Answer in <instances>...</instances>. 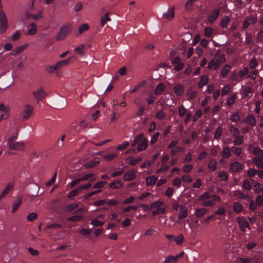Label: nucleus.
<instances>
[{"instance_id": "f257e3e1", "label": "nucleus", "mask_w": 263, "mask_h": 263, "mask_svg": "<svg viewBox=\"0 0 263 263\" xmlns=\"http://www.w3.org/2000/svg\"><path fill=\"white\" fill-rule=\"evenodd\" d=\"M249 151L255 155L253 159L254 164L259 168H263V151L257 147H249Z\"/></svg>"}, {"instance_id": "f03ea898", "label": "nucleus", "mask_w": 263, "mask_h": 263, "mask_svg": "<svg viewBox=\"0 0 263 263\" xmlns=\"http://www.w3.org/2000/svg\"><path fill=\"white\" fill-rule=\"evenodd\" d=\"M225 61L224 55L221 53L220 51H218L216 53L214 58L209 63L208 68V69L214 68L215 70H217Z\"/></svg>"}, {"instance_id": "7ed1b4c3", "label": "nucleus", "mask_w": 263, "mask_h": 263, "mask_svg": "<svg viewBox=\"0 0 263 263\" xmlns=\"http://www.w3.org/2000/svg\"><path fill=\"white\" fill-rule=\"evenodd\" d=\"M70 25L69 24L62 26L59 32L57 35L56 39L58 41L63 40L69 33Z\"/></svg>"}, {"instance_id": "20e7f679", "label": "nucleus", "mask_w": 263, "mask_h": 263, "mask_svg": "<svg viewBox=\"0 0 263 263\" xmlns=\"http://www.w3.org/2000/svg\"><path fill=\"white\" fill-rule=\"evenodd\" d=\"M8 19L4 11L0 12V31L2 33H5L8 28Z\"/></svg>"}, {"instance_id": "39448f33", "label": "nucleus", "mask_w": 263, "mask_h": 263, "mask_svg": "<svg viewBox=\"0 0 263 263\" xmlns=\"http://www.w3.org/2000/svg\"><path fill=\"white\" fill-rule=\"evenodd\" d=\"M34 108L32 105L25 104L22 111L23 118L24 120L29 119L33 114Z\"/></svg>"}, {"instance_id": "423d86ee", "label": "nucleus", "mask_w": 263, "mask_h": 263, "mask_svg": "<svg viewBox=\"0 0 263 263\" xmlns=\"http://www.w3.org/2000/svg\"><path fill=\"white\" fill-rule=\"evenodd\" d=\"M8 146L11 150L15 151H22L25 148V143L23 141H15L8 144Z\"/></svg>"}, {"instance_id": "0eeeda50", "label": "nucleus", "mask_w": 263, "mask_h": 263, "mask_svg": "<svg viewBox=\"0 0 263 263\" xmlns=\"http://www.w3.org/2000/svg\"><path fill=\"white\" fill-rule=\"evenodd\" d=\"M243 167V166L241 163L238 161H234L230 164V171L233 173H238L241 171Z\"/></svg>"}, {"instance_id": "6e6552de", "label": "nucleus", "mask_w": 263, "mask_h": 263, "mask_svg": "<svg viewBox=\"0 0 263 263\" xmlns=\"http://www.w3.org/2000/svg\"><path fill=\"white\" fill-rule=\"evenodd\" d=\"M33 95L34 98L37 101L42 100L47 95L46 92L41 87L37 89L36 90L34 91L33 92Z\"/></svg>"}, {"instance_id": "1a4fd4ad", "label": "nucleus", "mask_w": 263, "mask_h": 263, "mask_svg": "<svg viewBox=\"0 0 263 263\" xmlns=\"http://www.w3.org/2000/svg\"><path fill=\"white\" fill-rule=\"evenodd\" d=\"M236 220L242 231L244 232L246 228H249V224L244 218L238 217L236 218Z\"/></svg>"}, {"instance_id": "9d476101", "label": "nucleus", "mask_w": 263, "mask_h": 263, "mask_svg": "<svg viewBox=\"0 0 263 263\" xmlns=\"http://www.w3.org/2000/svg\"><path fill=\"white\" fill-rule=\"evenodd\" d=\"M136 172L134 170H130L126 171L123 176V179L125 181H129L136 178Z\"/></svg>"}, {"instance_id": "9b49d317", "label": "nucleus", "mask_w": 263, "mask_h": 263, "mask_svg": "<svg viewBox=\"0 0 263 263\" xmlns=\"http://www.w3.org/2000/svg\"><path fill=\"white\" fill-rule=\"evenodd\" d=\"M220 198L216 195H212L211 199H209L207 201H205L202 203L204 206H212L215 204L216 201H219Z\"/></svg>"}, {"instance_id": "f8f14e48", "label": "nucleus", "mask_w": 263, "mask_h": 263, "mask_svg": "<svg viewBox=\"0 0 263 263\" xmlns=\"http://www.w3.org/2000/svg\"><path fill=\"white\" fill-rule=\"evenodd\" d=\"M9 116V111L5 109L4 104L3 103L0 104V122L7 119Z\"/></svg>"}, {"instance_id": "ddd939ff", "label": "nucleus", "mask_w": 263, "mask_h": 263, "mask_svg": "<svg viewBox=\"0 0 263 263\" xmlns=\"http://www.w3.org/2000/svg\"><path fill=\"white\" fill-rule=\"evenodd\" d=\"M73 58H74V56L71 57L68 59L62 60L57 62L55 64L57 68V70H59L62 68V67H64L68 65L69 64L70 60Z\"/></svg>"}, {"instance_id": "4468645a", "label": "nucleus", "mask_w": 263, "mask_h": 263, "mask_svg": "<svg viewBox=\"0 0 263 263\" xmlns=\"http://www.w3.org/2000/svg\"><path fill=\"white\" fill-rule=\"evenodd\" d=\"M220 14V10L219 9H215L213 12H212L208 18V21L209 23H213L219 16Z\"/></svg>"}, {"instance_id": "2eb2a0df", "label": "nucleus", "mask_w": 263, "mask_h": 263, "mask_svg": "<svg viewBox=\"0 0 263 263\" xmlns=\"http://www.w3.org/2000/svg\"><path fill=\"white\" fill-rule=\"evenodd\" d=\"M13 187V185L11 183L8 184L0 194V201L8 195Z\"/></svg>"}, {"instance_id": "dca6fc26", "label": "nucleus", "mask_w": 263, "mask_h": 263, "mask_svg": "<svg viewBox=\"0 0 263 263\" xmlns=\"http://www.w3.org/2000/svg\"><path fill=\"white\" fill-rule=\"evenodd\" d=\"M163 17L166 20H172L174 18L175 12L173 8H171L168 9L167 12H164L163 14Z\"/></svg>"}, {"instance_id": "f3484780", "label": "nucleus", "mask_w": 263, "mask_h": 263, "mask_svg": "<svg viewBox=\"0 0 263 263\" xmlns=\"http://www.w3.org/2000/svg\"><path fill=\"white\" fill-rule=\"evenodd\" d=\"M148 146L147 140L144 137L142 138V139L140 141L138 144L137 149L138 152H141L144 150H145Z\"/></svg>"}, {"instance_id": "a211bd4d", "label": "nucleus", "mask_w": 263, "mask_h": 263, "mask_svg": "<svg viewBox=\"0 0 263 263\" xmlns=\"http://www.w3.org/2000/svg\"><path fill=\"white\" fill-rule=\"evenodd\" d=\"M231 21V17L229 16H224L223 17L220 23V26L223 29L228 28V26Z\"/></svg>"}, {"instance_id": "6ab92c4d", "label": "nucleus", "mask_w": 263, "mask_h": 263, "mask_svg": "<svg viewBox=\"0 0 263 263\" xmlns=\"http://www.w3.org/2000/svg\"><path fill=\"white\" fill-rule=\"evenodd\" d=\"M27 45H24L21 46L16 47L13 50H11L10 55H16L17 54L22 52L26 48Z\"/></svg>"}, {"instance_id": "aec40b11", "label": "nucleus", "mask_w": 263, "mask_h": 263, "mask_svg": "<svg viewBox=\"0 0 263 263\" xmlns=\"http://www.w3.org/2000/svg\"><path fill=\"white\" fill-rule=\"evenodd\" d=\"M126 161H128V163L129 165H135L142 160V158L137 157L136 158L133 157H129L126 159Z\"/></svg>"}, {"instance_id": "412c9836", "label": "nucleus", "mask_w": 263, "mask_h": 263, "mask_svg": "<svg viewBox=\"0 0 263 263\" xmlns=\"http://www.w3.org/2000/svg\"><path fill=\"white\" fill-rule=\"evenodd\" d=\"M180 213L178 215L179 219H182L187 216V209L184 205L181 204L180 205Z\"/></svg>"}, {"instance_id": "4be33fe9", "label": "nucleus", "mask_w": 263, "mask_h": 263, "mask_svg": "<svg viewBox=\"0 0 263 263\" xmlns=\"http://www.w3.org/2000/svg\"><path fill=\"white\" fill-rule=\"evenodd\" d=\"M111 21V18L109 16L108 12H106L105 14L101 17L100 25L102 27L108 22Z\"/></svg>"}, {"instance_id": "5701e85b", "label": "nucleus", "mask_w": 263, "mask_h": 263, "mask_svg": "<svg viewBox=\"0 0 263 263\" xmlns=\"http://www.w3.org/2000/svg\"><path fill=\"white\" fill-rule=\"evenodd\" d=\"M123 186V184L121 181L119 180H116L114 182H112L109 184V186L110 188L112 189H121Z\"/></svg>"}, {"instance_id": "b1692460", "label": "nucleus", "mask_w": 263, "mask_h": 263, "mask_svg": "<svg viewBox=\"0 0 263 263\" xmlns=\"http://www.w3.org/2000/svg\"><path fill=\"white\" fill-rule=\"evenodd\" d=\"M37 30L36 25L34 23H31L27 26V32L29 35H33L36 33Z\"/></svg>"}, {"instance_id": "393cba45", "label": "nucleus", "mask_w": 263, "mask_h": 263, "mask_svg": "<svg viewBox=\"0 0 263 263\" xmlns=\"http://www.w3.org/2000/svg\"><path fill=\"white\" fill-rule=\"evenodd\" d=\"M233 195L242 199H249L250 197L248 194H244L241 191L237 190L233 192Z\"/></svg>"}, {"instance_id": "a878e982", "label": "nucleus", "mask_w": 263, "mask_h": 263, "mask_svg": "<svg viewBox=\"0 0 263 263\" xmlns=\"http://www.w3.org/2000/svg\"><path fill=\"white\" fill-rule=\"evenodd\" d=\"M175 93L177 96H180L184 92V86L181 84L176 85L174 88Z\"/></svg>"}, {"instance_id": "bb28decb", "label": "nucleus", "mask_w": 263, "mask_h": 263, "mask_svg": "<svg viewBox=\"0 0 263 263\" xmlns=\"http://www.w3.org/2000/svg\"><path fill=\"white\" fill-rule=\"evenodd\" d=\"M232 68V66L229 64H226L224 66V67L221 70V75L222 78H225L227 77L228 74L229 73L231 69Z\"/></svg>"}, {"instance_id": "cd10ccee", "label": "nucleus", "mask_w": 263, "mask_h": 263, "mask_svg": "<svg viewBox=\"0 0 263 263\" xmlns=\"http://www.w3.org/2000/svg\"><path fill=\"white\" fill-rule=\"evenodd\" d=\"M81 191L78 187L73 190L67 194V197L70 200H72L76 196H77Z\"/></svg>"}, {"instance_id": "c85d7f7f", "label": "nucleus", "mask_w": 263, "mask_h": 263, "mask_svg": "<svg viewBox=\"0 0 263 263\" xmlns=\"http://www.w3.org/2000/svg\"><path fill=\"white\" fill-rule=\"evenodd\" d=\"M158 178L155 176H151L146 178V183L147 186L154 185L157 180Z\"/></svg>"}, {"instance_id": "c756f323", "label": "nucleus", "mask_w": 263, "mask_h": 263, "mask_svg": "<svg viewBox=\"0 0 263 263\" xmlns=\"http://www.w3.org/2000/svg\"><path fill=\"white\" fill-rule=\"evenodd\" d=\"M100 162V159L98 158H95L94 160L87 162L85 164V166L86 168L92 167L98 164Z\"/></svg>"}, {"instance_id": "7c9ffc66", "label": "nucleus", "mask_w": 263, "mask_h": 263, "mask_svg": "<svg viewBox=\"0 0 263 263\" xmlns=\"http://www.w3.org/2000/svg\"><path fill=\"white\" fill-rule=\"evenodd\" d=\"M22 203V198L19 197L18 200L13 203L12 206V213H14L18 209L19 206Z\"/></svg>"}, {"instance_id": "2f4dec72", "label": "nucleus", "mask_w": 263, "mask_h": 263, "mask_svg": "<svg viewBox=\"0 0 263 263\" xmlns=\"http://www.w3.org/2000/svg\"><path fill=\"white\" fill-rule=\"evenodd\" d=\"M234 138L233 142L235 145H240L243 143V137L242 135H238Z\"/></svg>"}, {"instance_id": "473e14b6", "label": "nucleus", "mask_w": 263, "mask_h": 263, "mask_svg": "<svg viewBox=\"0 0 263 263\" xmlns=\"http://www.w3.org/2000/svg\"><path fill=\"white\" fill-rule=\"evenodd\" d=\"M246 122L251 126H254L256 123L255 117L251 115H248L246 118Z\"/></svg>"}, {"instance_id": "72a5a7b5", "label": "nucleus", "mask_w": 263, "mask_h": 263, "mask_svg": "<svg viewBox=\"0 0 263 263\" xmlns=\"http://www.w3.org/2000/svg\"><path fill=\"white\" fill-rule=\"evenodd\" d=\"M209 81L208 77L205 75H203L201 77L200 81L198 83V86L200 88L205 85Z\"/></svg>"}, {"instance_id": "f704fd0d", "label": "nucleus", "mask_w": 263, "mask_h": 263, "mask_svg": "<svg viewBox=\"0 0 263 263\" xmlns=\"http://www.w3.org/2000/svg\"><path fill=\"white\" fill-rule=\"evenodd\" d=\"M230 132L232 135L233 137H234L239 135V130L238 128L235 127L233 125L231 124L229 128Z\"/></svg>"}, {"instance_id": "c9c22d12", "label": "nucleus", "mask_w": 263, "mask_h": 263, "mask_svg": "<svg viewBox=\"0 0 263 263\" xmlns=\"http://www.w3.org/2000/svg\"><path fill=\"white\" fill-rule=\"evenodd\" d=\"M184 240V237L182 234H180L177 236H175L174 239V241H175L176 243L178 245H182Z\"/></svg>"}, {"instance_id": "e433bc0d", "label": "nucleus", "mask_w": 263, "mask_h": 263, "mask_svg": "<svg viewBox=\"0 0 263 263\" xmlns=\"http://www.w3.org/2000/svg\"><path fill=\"white\" fill-rule=\"evenodd\" d=\"M212 195H211L208 192H206L203 195H201L199 198V200L202 201V203L205 201L211 199Z\"/></svg>"}, {"instance_id": "4c0bfd02", "label": "nucleus", "mask_w": 263, "mask_h": 263, "mask_svg": "<svg viewBox=\"0 0 263 263\" xmlns=\"http://www.w3.org/2000/svg\"><path fill=\"white\" fill-rule=\"evenodd\" d=\"M14 130L15 132V133L8 139V144L15 142V140L17 138L18 130L16 127H14Z\"/></svg>"}, {"instance_id": "58836bf2", "label": "nucleus", "mask_w": 263, "mask_h": 263, "mask_svg": "<svg viewBox=\"0 0 263 263\" xmlns=\"http://www.w3.org/2000/svg\"><path fill=\"white\" fill-rule=\"evenodd\" d=\"M217 162L215 160L212 159L210 161L209 163L208 167L211 171H214L217 168Z\"/></svg>"}, {"instance_id": "ea45409f", "label": "nucleus", "mask_w": 263, "mask_h": 263, "mask_svg": "<svg viewBox=\"0 0 263 263\" xmlns=\"http://www.w3.org/2000/svg\"><path fill=\"white\" fill-rule=\"evenodd\" d=\"M79 207L78 203H73L68 205L65 207V210L67 212H70Z\"/></svg>"}, {"instance_id": "a19ab883", "label": "nucleus", "mask_w": 263, "mask_h": 263, "mask_svg": "<svg viewBox=\"0 0 263 263\" xmlns=\"http://www.w3.org/2000/svg\"><path fill=\"white\" fill-rule=\"evenodd\" d=\"M84 219V217L81 215H76L68 218L67 220L70 221H79Z\"/></svg>"}, {"instance_id": "79ce46f5", "label": "nucleus", "mask_w": 263, "mask_h": 263, "mask_svg": "<svg viewBox=\"0 0 263 263\" xmlns=\"http://www.w3.org/2000/svg\"><path fill=\"white\" fill-rule=\"evenodd\" d=\"M117 156H118L117 154H116L115 153H109V154L106 155L104 156V159L106 161H110L114 159L117 158Z\"/></svg>"}, {"instance_id": "37998d69", "label": "nucleus", "mask_w": 263, "mask_h": 263, "mask_svg": "<svg viewBox=\"0 0 263 263\" xmlns=\"http://www.w3.org/2000/svg\"><path fill=\"white\" fill-rule=\"evenodd\" d=\"M178 260L175 256H168L164 260V263H176Z\"/></svg>"}, {"instance_id": "c03bdc74", "label": "nucleus", "mask_w": 263, "mask_h": 263, "mask_svg": "<svg viewBox=\"0 0 263 263\" xmlns=\"http://www.w3.org/2000/svg\"><path fill=\"white\" fill-rule=\"evenodd\" d=\"M83 8V5L81 2L78 1L74 5V10L75 12L81 11Z\"/></svg>"}, {"instance_id": "a18cd8bd", "label": "nucleus", "mask_w": 263, "mask_h": 263, "mask_svg": "<svg viewBox=\"0 0 263 263\" xmlns=\"http://www.w3.org/2000/svg\"><path fill=\"white\" fill-rule=\"evenodd\" d=\"M164 85L163 83H159L157 85L155 90V94L158 95L161 93L164 89Z\"/></svg>"}, {"instance_id": "49530a36", "label": "nucleus", "mask_w": 263, "mask_h": 263, "mask_svg": "<svg viewBox=\"0 0 263 263\" xmlns=\"http://www.w3.org/2000/svg\"><path fill=\"white\" fill-rule=\"evenodd\" d=\"M255 22V19L253 18H248L245 20L243 23V27L244 28H247L251 24H253Z\"/></svg>"}, {"instance_id": "de8ad7c7", "label": "nucleus", "mask_w": 263, "mask_h": 263, "mask_svg": "<svg viewBox=\"0 0 263 263\" xmlns=\"http://www.w3.org/2000/svg\"><path fill=\"white\" fill-rule=\"evenodd\" d=\"M240 117L238 112H233L230 118V120L233 122H237L240 120Z\"/></svg>"}, {"instance_id": "09e8293b", "label": "nucleus", "mask_w": 263, "mask_h": 263, "mask_svg": "<svg viewBox=\"0 0 263 263\" xmlns=\"http://www.w3.org/2000/svg\"><path fill=\"white\" fill-rule=\"evenodd\" d=\"M221 155L223 158H228L231 156V152L228 147H226L222 150Z\"/></svg>"}, {"instance_id": "8fccbe9b", "label": "nucleus", "mask_w": 263, "mask_h": 263, "mask_svg": "<svg viewBox=\"0 0 263 263\" xmlns=\"http://www.w3.org/2000/svg\"><path fill=\"white\" fill-rule=\"evenodd\" d=\"M129 145L128 141H124L122 143L119 144L117 147V150L123 151L126 149Z\"/></svg>"}, {"instance_id": "3c124183", "label": "nucleus", "mask_w": 263, "mask_h": 263, "mask_svg": "<svg viewBox=\"0 0 263 263\" xmlns=\"http://www.w3.org/2000/svg\"><path fill=\"white\" fill-rule=\"evenodd\" d=\"M198 0H187L185 3V8L188 10H191L193 8V4Z\"/></svg>"}, {"instance_id": "603ef678", "label": "nucleus", "mask_w": 263, "mask_h": 263, "mask_svg": "<svg viewBox=\"0 0 263 263\" xmlns=\"http://www.w3.org/2000/svg\"><path fill=\"white\" fill-rule=\"evenodd\" d=\"M233 210L236 213H240L242 211V206L240 203L235 202L233 205Z\"/></svg>"}, {"instance_id": "864d4df0", "label": "nucleus", "mask_w": 263, "mask_h": 263, "mask_svg": "<svg viewBox=\"0 0 263 263\" xmlns=\"http://www.w3.org/2000/svg\"><path fill=\"white\" fill-rule=\"evenodd\" d=\"M81 182H82L80 178H78L74 180H73L72 181H71L68 185L67 187L69 188H73L76 185L80 183Z\"/></svg>"}, {"instance_id": "5fc2aeb1", "label": "nucleus", "mask_w": 263, "mask_h": 263, "mask_svg": "<svg viewBox=\"0 0 263 263\" xmlns=\"http://www.w3.org/2000/svg\"><path fill=\"white\" fill-rule=\"evenodd\" d=\"M206 210L204 208L198 209L195 212V215L198 217H201L205 214Z\"/></svg>"}, {"instance_id": "6e6d98bb", "label": "nucleus", "mask_w": 263, "mask_h": 263, "mask_svg": "<svg viewBox=\"0 0 263 263\" xmlns=\"http://www.w3.org/2000/svg\"><path fill=\"white\" fill-rule=\"evenodd\" d=\"M85 49V45L84 44L80 45L79 46H77L74 50L77 52H78L79 54L81 55H84V50Z\"/></svg>"}, {"instance_id": "4d7b16f0", "label": "nucleus", "mask_w": 263, "mask_h": 263, "mask_svg": "<svg viewBox=\"0 0 263 263\" xmlns=\"http://www.w3.org/2000/svg\"><path fill=\"white\" fill-rule=\"evenodd\" d=\"M249 63V67L251 69L255 68L258 65L257 60L255 58L250 59Z\"/></svg>"}, {"instance_id": "13d9d810", "label": "nucleus", "mask_w": 263, "mask_h": 263, "mask_svg": "<svg viewBox=\"0 0 263 263\" xmlns=\"http://www.w3.org/2000/svg\"><path fill=\"white\" fill-rule=\"evenodd\" d=\"M162 166L157 171V173H161L167 171L170 167L166 164L161 163Z\"/></svg>"}, {"instance_id": "bf43d9fd", "label": "nucleus", "mask_w": 263, "mask_h": 263, "mask_svg": "<svg viewBox=\"0 0 263 263\" xmlns=\"http://www.w3.org/2000/svg\"><path fill=\"white\" fill-rule=\"evenodd\" d=\"M249 73V68L245 67L242 70L239 71L238 74L240 78H243L247 76Z\"/></svg>"}, {"instance_id": "052dcab7", "label": "nucleus", "mask_w": 263, "mask_h": 263, "mask_svg": "<svg viewBox=\"0 0 263 263\" xmlns=\"http://www.w3.org/2000/svg\"><path fill=\"white\" fill-rule=\"evenodd\" d=\"M254 191L257 193L260 192L261 191H263V185L259 183H255L254 185Z\"/></svg>"}, {"instance_id": "680f3d73", "label": "nucleus", "mask_w": 263, "mask_h": 263, "mask_svg": "<svg viewBox=\"0 0 263 263\" xmlns=\"http://www.w3.org/2000/svg\"><path fill=\"white\" fill-rule=\"evenodd\" d=\"M236 98V95L234 94L232 95L227 100V104L231 106L235 101V99Z\"/></svg>"}, {"instance_id": "e2e57ef3", "label": "nucleus", "mask_w": 263, "mask_h": 263, "mask_svg": "<svg viewBox=\"0 0 263 263\" xmlns=\"http://www.w3.org/2000/svg\"><path fill=\"white\" fill-rule=\"evenodd\" d=\"M222 133V128L221 127H218L215 130L214 134V138L216 139H218L219 137L221 136Z\"/></svg>"}, {"instance_id": "0e129e2a", "label": "nucleus", "mask_w": 263, "mask_h": 263, "mask_svg": "<svg viewBox=\"0 0 263 263\" xmlns=\"http://www.w3.org/2000/svg\"><path fill=\"white\" fill-rule=\"evenodd\" d=\"M163 204V202L162 201H161V200H158L151 204L150 206L151 208L157 209L159 208L161 205H162Z\"/></svg>"}, {"instance_id": "69168bd1", "label": "nucleus", "mask_w": 263, "mask_h": 263, "mask_svg": "<svg viewBox=\"0 0 263 263\" xmlns=\"http://www.w3.org/2000/svg\"><path fill=\"white\" fill-rule=\"evenodd\" d=\"M91 224L92 225H93L94 227H98V226L101 227L103 225L104 222L98 220V219L96 218H93L91 220Z\"/></svg>"}, {"instance_id": "338daca9", "label": "nucleus", "mask_w": 263, "mask_h": 263, "mask_svg": "<svg viewBox=\"0 0 263 263\" xmlns=\"http://www.w3.org/2000/svg\"><path fill=\"white\" fill-rule=\"evenodd\" d=\"M197 94V92L196 91H192L191 90H189L187 92V95L188 96L189 100L193 99Z\"/></svg>"}, {"instance_id": "774afa93", "label": "nucleus", "mask_w": 263, "mask_h": 263, "mask_svg": "<svg viewBox=\"0 0 263 263\" xmlns=\"http://www.w3.org/2000/svg\"><path fill=\"white\" fill-rule=\"evenodd\" d=\"M213 29L212 27H206L204 29V35L206 37H210L212 36Z\"/></svg>"}]
</instances>
